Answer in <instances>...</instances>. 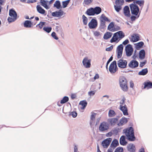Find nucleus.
Masks as SVG:
<instances>
[{
    "mask_svg": "<svg viewBox=\"0 0 152 152\" xmlns=\"http://www.w3.org/2000/svg\"><path fill=\"white\" fill-rule=\"evenodd\" d=\"M123 131L125 134L127 138L129 141H133L135 140L134 132L133 128L132 127L124 130Z\"/></svg>",
    "mask_w": 152,
    "mask_h": 152,
    "instance_id": "1",
    "label": "nucleus"
},
{
    "mask_svg": "<svg viewBox=\"0 0 152 152\" xmlns=\"http://www.w3.org/2000/svg\"><path fill=\"white\" fill-rule=\"evenodd\" d=\"M129 7L132 15H137L140 14L141 11H140L139 7L134 3H132L129 4Z\"/></svg>",
    "mask_w": 152,
    "mask_h": 152,
    "instance_id": "2",
    "label": "nucleus"
},
{
    "mask_svg": "<svg viewBox=\"0 0 152 152\" xmlns=\"http://www.w3.org/2000/svg\"><path fill=\"white\" fill-rule=\"evenodd\" d=\"M119 82L120 86L124 91H128V88L127 86V81L126 78L124 77H121L119 78Z\"/></svg>",
    "mask_w": 152,
    "mask_h": 152,
    "instance_id": "3",
    "label": "nucleus"
},
{
    "mask_svg": "<svg viewBox=\"0 0 152 152\" xmlns=\"http://www.w3.org/2000/svg\"><path fill=\"white\" fill-rule=\"evenodd\" d=\"M109 128V124L106 122L103 121L100 124L99 129L100 132H104L107 131Z\"/></svg>",
    "mask_w": 152,
    "mask_h": 152,
    "instance_id": "4",
    "label": "nucleus"
},
{
    "mask_svg": "<svg viewBox=\"0 0 152 152\" xmlns=\"http://www.w3.org/2000/svg\"><path fill=\"white\" fill-rule=\"evenodd\" d=\"M117 69L116 61H114L112 62L109 66V71L111 73H114L116 72Z\"/></svg>",
    "mask_w": 152,
    "mask_h": 152,
    "instance_id": "5",
    "label": "nucleus"
},
{
    "mask_svg": "<svg viewBox=\"0 0 152 152\" xmlns=\"http://www.w3.org/2000/svg\"><path fill=\"white\" fill-rule=\"evenodd\" d=\"M126 54L127 56H130L132 54L133 49L131 45L129 44L125 48Z\"/></svg>",
    "mask_w": 152,
    "mask_h": 152,
    "instance_id": "6",
    "label": "nucleus"
},
{
    "mask_svg": "<svg viewBox=\"0 0 152 152\" xmlns=\"http://www.w3.org/2000/svg\"><path fill=\"white\" fill-rule=\"evenodd\" d=\"M127 61L126 60L120 59L117 61V64L119 67L125 68L126 67Z\"/></svg>",
    "mask_w": 152,
    "mask_h": 152,
    "instance_id": "7",
    "label": "nucleus"
},
{
    "mask_svg": "<svg viewBox=\"0 0 152 152\" xmlns=\"http://www.w3.org/2000/svg\"><path fill=\"white\" fill-rule=\"evenodd\" d=\"M88 26L90 29L95 28L97 26V22L96 19H92L88 23Z\"/></svg>",
    "mask_w": 152,
    "mask_h": 152,
    "instance_id": "8",
    "label": "nucleus"
},
{
    "mask_svg": "<svg viewBox=\"0 0 152 152\" xmlns=\"http://www.w3.org/2000/svg\"><path fill=\"white\" fill-rule=\"evenodd\" d=\"M112 139L110 138H107V139L103 140L102 143V145L104 148H107L110 144Z\"/></svg>",
    "mask_w": 152,
    "mask_h": 152,
    "instance_id": "9",
    "label": "nucleus"
},
{
    "mask_svg": "<svg viewBox=\"0 0 152 152\" xmlns=\"http://www.w3.org/2000/svg\"><path fill=\"white\" fill-rule=\"evenodd\" d=\"M91 60H88L87 57H85L83 61V65L86 68H89L91 66Z\"/></svg>",
    "mask_w": 152,
    "mask_h": 152,
    "instance_id": "10",
    "label": "nucleus"
},
{
    "mask_svg": "<svg viewBox=\"0 0 152 152\" xmlns=\"http://www.w3.org/2000/svg\"><path fill=\"white\" fill-rule=\"evenodd\" d=\"M114 23L113 22H111L108 26L107 29L111 31H115L120 30V28L119 26H117V29L115 30V28H114Z\"/></svg>",
    "mask_w": 152,
    "mask_h": 152,
    "instance_id": "11",
    "label": "nucleus"
},
{
    "mask_svg": "<svg viewBox=\"0 0 152 152\" xmlns=\"http://www.w3.org/2000/svg\"><path fill=\"white\" fill-rule=\"evenodd\" d=\"M123 13L124 15L127 17H130L131 16L129 8L128 6H126L124 8Z\"/></svg>",
    "mask_w": 152,
    "mask_h": 152,
    "instance_id": "12",
    "label": "nucleus"
},
{
    "mask_svg": "<svg viewBox=\"0 0 152 152\" xmlns=\"http://www.w3.org/2000/svg\"><path fill=\"white\" fill-rule=\"evenodd\" d=\"M138 65V62L137 61L134 60H132L128 65L129 67L132 68L137 67Z\"/></svg>",
    "mask_w": 152,
    "mask_h": 152,
    "instance_id": "13",
    "label": "nucleus"
},
{
    "mask_svg": "<svg viewBox=\"0 0 152 152\" xmlns=\"http://www.w3.org/2000/svg\"><path fill=\"white\" fill-rule=\"evenodd\" d=\"M64 12L61 10L56 11L52 13V15L53 17H61L64 15Z\"/></svg>",
    "mask_w": 152,
    "mask_h": 152,
    "instance_id": "14",
    "label": "nucleus"
},
{
    "mask_svg": "<svg viewBox=\"0 0 152 152\" xmlns=\"http://www.w3.org/2000/svg\"><path fill=\"white\" fill-rule=\"evenodd\" d=\"M118 119L117 118H110L107 120L108 122L111 126H114L118 122Z\"/></svg>",
    "mask_w": 152,
    "mask_h": 152,
    "instance_id": "15",
    "label": "nucleus"
},
{
    "mask_svg": "<svg viewBox=\"0 0 152 152\" xmlns=\"http://www.w3.org/2000/svg\"><path fill=\"white\" fill-rule=\"evenodd\" d=\"M120 110L123 112L124 115H128L127 108L126 104L124 106L122 105H120Z\"/></svg>",
    "mask_w": 152,
    "mask_h": 152,
    "instance_id": "16",
    "label": "nucleus"
},
{
    "mask_svg": "<svg viewBox=\"0 0 152 152\" xmlns=\"http://www.w3.org/2000/svg\"><path fill=\"white\" fill-rule=\"evenodd\" d=\"M85 13L88 16H93L94 15V8L91 7L88 9L86 11Z\"/></svg>",
    "mask_w": 152,
    "mask_h": 152,
    "instance_id": "17",
    "label": "nucleus"
},
{
    "mask_svg": "<svg viewBox=\"0 0 152 152\" xmlns=\"http://www.w3.org/2000/svg\"><path fill=\"white\" fill-rule=\"evenodd\" d=\"M128 120L127 118H123L120 119L119 122L118 124L117 125L119 126H123L126 124Z\"/></svg>",
    "mask_w": 152,
    "mask_h": 152,
    "instance_id": "18",
    "label": "nucleus"
},
{
    "mask_svg": "<svg viewBox=\"0 0 152 152\" xmlns=\"http://www.w3.org/2000/svg\"><path fill=\"white\" fill-rule=\"evenodd\" d=\"M128 150L130 152H134L135 150V147L133 144H129L127 146Z\"/></svg>",
    "mask_w": 152,
    "mask_h": 152,
    "instance_id": "19",
    "label": "nucleus"
},
{
    "mask_svg": "<svg viewBox=\"0 0 152 152\" xmlns=\"http://www.w3.org/2000/svg\"><path fill=\"white\" fill-rule=\"evenodd\" d=\"M9 15L11 17L17 18V13L13 9H11L10 10Z\"/></svg>",
    "mask_w": 152,
    "mask_h": 152,
    "instance_id": "20",
    "label": "nucleus"
},
{
    "mask_svg": "<svg viewBox=\"0 0 152 152\" xmlns=\"http://www.w3.org/2000/svg\"><path fill=\"white\" fill-rule=\"evenodd\" d=\"M119 145L118 141L116 139H115L112 141L110 147L114 149L115 148Z\"/></svg>",
    "mask_w": 152,
    "mask_h": 152,
    "instance_id": "21",
    "label": "nucleus"
},
{
    "mask_svg": "<svg viewBox=\"0 0 152 152\" xmlns=\"http://www.w3.org/2000/svg\"><path fill=\"white\" fill-rule=\"evenodd\" d=\"M120 143L121 145H126L127 143L125 140V137L124 136H122L120 139Z\"/></svg>",
    "mask_w": 152,
    "mask_h": 152,
    "instance_id": "22",
    "label": "nucleus"
},
{
    "mask_svg": "<svg viewBox=\"0 0 152 152\" xmlns=\"http://www.w3.org/2000/svg\"><path fill=\"white\" fill-rule=\"evenodd\" d=\"M33 24L31 21L28 20H26L24 24V26L26 28H31Z\"/></svg>",
    "mask_w": 152,
    "mask_h": 152,
    "instance_id": "23",
    "label": "nucleus"
},
{
    "mask_svg": "<svg viewBox=\"0 0 152 152\" xmlns=\"http://www.w3.org/2000/svg\"><path fill=\"white\" fill-rule=\"evenodd\" d=\"M133 3H134L136 4H138L140 7H141L142 9L144 5V0H137L134 1Z\"/></svg>",
    "mask_w": 152,
    "mask_h": 152,
    "instance_id": "24",
    "label": "nucleus"
},
{
    "mask_svg": "<svg viewBox=\"0 0 152 152\" xmlns=\"http://www.w3.org/2000/svg\"><path fill=\"white\" fill-rule=\"evenodd\" d=\"M37 11L40 13L42 14H44L45 12V10L42 9V7L39 5L37 6Z\"/></svg>",
    "mask_w": 152,
    "mask_h": 152,
    "instance_id": "25",
    "label": "nucleus"
},
{
    "mask_svg": "<svg viewBox=\"0 0 152 152\" xmlns=\"http://www.w3.org/2000/svg\"><path fill=\"white\" fill-rule=\"evenodd\" d=\"M94 15L95 14L98 15L101 12L102 9L100 7H96L94 8Z\"/></svg>",
    "mask_w": 152,
    "mask_h": 152,
    "instance_id": "26",
    "label": "nucleus"
},
{
    "mask_svg": "<svg viewBox=\"0 0 152 152\" xmlns=\"http://www.w3.org/2000/svg\"><path fill=\"white\" fill-rule=\"evenodd\" d=\"M116 33L117 34L118 37V38L119 40H118V41H119V40H120L123 38L125 36V35L121 31H119Z\"/></svg>",
    "mask_w": 152,
    "mask_h": 152,
    "instance_id": "27",
    "label": "nucleus"
},
{
    "mask_svg": "<svg viewBox=\"0 0 152 152\" xmlns=\"http://www.w3.org/2000/svg\"><path fill=\"white\" fill-rule=\"evenodd\" d=\"M145 56V52L144 50H141L139 53V57L141 59H143Z\"/></svg>",
    "mask_w": 152,
    "mask_h": 152,
    "instance_id": "28",
    "label": "nucleus"
},
{
    "mask_svg": "<svg viewBox=\"0 0 152 152\" xmlns=\"http://www.w3.org/2000/svg\"><path fill=\"white\" fill-rule=\"evenodd\" d=\"M118 39V36L116 33H114L113 36L111 39L110 42L111 43H113L116 42Z\"/></svg>",
    "mask_w": 152,
    "mask_h": 152,
    "instance_id": "29",
    "label": "nucleus"
},
{
    "mask_svg": "<svg viewBox=\"0 0 152 152\" xmlns=\"http://www.w3.org/2000/svg\"><path fill=\"white\" fill-rule=\"evenodd\" d=\"M112 34V33L107 32L104 34L103 38L104 39H107L111 37Z\"/></svg>",
    "mask_w": 152,
    "mask_h": 152,
    "instance_id": "30",
    "label": "nucleus"
},
{
    "mask_svg": "<svg viewBox=\"0 0 152 152\" xmlns=\"http://www.w3.org/2000/svg\"><path fill=\"white\" fill-rule=\"evenodd\" d=\"M48 1H45V0H41L40 3L41 5L47 9H48L50 7L47 5V2Z\"/></svg>",
    "mask_w": 152,
    "mask_h": 152,
    "instance_id": "31",
    "label": "nucleus"
},
{
    "mask_svg": "<svg viewBox=\"0 0 152 152\" xmlns=\"http://www.w3.org/2000/svg\"><path fill=\"white\" fill-rule=\"evenodd\" d=\"M116 114L115 111L112 110H110L108 112V115L109 117H113Z\"/></svg>",
    "mask_w": 152,
    "mask_h": 152,
    "instance_id": "32",
    "label": "nucleus"
},
{
    "mask_svg": "<svg viewBox=\"0 0 152 152\" xmlns=\"http://www.w3.org/2000/svg\"><path fill=\"white\" fill-rule=\"evenodd\" d=\"M148 72V70L147 68L143 69L142 70L138 73L139 75H146Z\"/></svg>",
    "mask_w": 152,
    "mask_h": 152,
    "instance_id": "33",
    "label": "nucleus"
},
{
    "mask_svg": "<svg viewBox=\"0 0 152 152\" xmlns=\"http://www.w3.org/2000/svg\"><path fill=\"white\" fill-rule=\"evenodd\" d=\"M144 88H147L148 89L152 88V83L148 82L145 83Z\"/></svg>",
    "mask_w": 152,
    "mask_h": 152,
    "instance_id": "34",
    "label": "nucleus"
},
{
    "mask_svg": "<svg viewBox=\"0 0 152 152\" xmlns=\"http://www.w3.org/2000/svg\"><path fill=\"white\" fill-rule=\"evenodd\" d=\"M132 37L133 39L132 40L133 42H135L139 40L140 37L138 34H135L134 35L132 36Z\"/></svg>",
    "mask_w": 152,
    "mask_h": 152,
    "instance_id": "35",
    "label": "nucleus"
},
{
    "mask_svg": "<svg viewBox=\"0 0 152 152\" xmlns=\"http://www.w3.org/2000/svg\"><path fill=\"white\" fill-rule=\"evenodd\" d=\"M79 104H81L82 106V109H83L85 108L87 104V102L86 100H83L81 101L80 103Z\"/></svg>",
    "mask_w": 152,
    "mask_h": 152,
    "instance_id": "36",
    "label": "nucleus"
},
{
    "mask_svg": "<svg viewBox=\"0 0 152 152\" xmlns=\"http://www.w3.org/2000/svg\"><path fill=\"white\" fill-rule=\"evenodd\" d=\"M61 6V3L59 1H56L54 4V7H56L57 9H59Z\"/></svg>",
    "mask_w": 152,
    "mask_h": 152,
    "instance_id": "37",
    "label": "nucleus"
},
{
    "mask_svg": "<svg viewBox=\"0 0 152 152\" xmlns=\"http://www.w3.org/2000/svg\"><path fill=\"white\" fill-rule=\"evenodd\" d=\"M100 20H103L105 21H106L108 22L110 21V20L107 17H106L104 14H102L101 15Z\"/></svg>",
    "mask_w": 152,
    "mask_h": 152,
    "instance_id": "38",
    "label": "nucleus"
},
{
    "mask_svg": "<svg viewBox=\"0 0 152 152\" xmlns=\"http://www.w3.org/2000/svg\"><path fill=\"white\" fill-rule=\"evenodd\" d=\"M69 98L66 96H64L62 99L60 103L61 104H63L67 102L69 100Z\"/></svg>",
    "mask_w": 152,
    "mask_h": 152,
    "instance_id": "39",
    "label": "nucleus"
},
{
    "mask_svg": "<svg viewBox=\"0 0 152 152\" xmlns=\"http://www.w3.org/2000/svg\"><path fill=\"white\" fill-rule=\"evenodd\" d=\"M114 8L116 11L118 12L121 9L122 7L120 5L116 4L114 5Z\"/></svg>",
    "mask_w": 152,
    "mask_h": 152,
    "instance_id": "40",
    "label": "nucleus"
},
{
    "mask_svg": "<svg viewBox=\"0 0 152 152\" xmlns=\"http://www.w3.org/2000/svg\"><path fill=\"white\" fill-rule=\"evenodd\" d=\"M140 16V15H132L130 17V19L132 21H135L136 19H138Z\"/></svg>",
    "mask_w": 152,
    "mask_h": 152,
    "instance_id": "41",
    "label": "nucleus"
},
{
    "mask_svg": "<svg viewBox=\"0 0 152 152\" xmlns=\"http://www.w3.org/2000/svg\"><path fill=\"white\" fill-rule=\"evenodd\" d=\"M70 0H67L62 2V4L64 8L66 7L69 4Z\"/></svg>",
    "mask_w": 152,
    "mask_h": 152,
    "instance_id": "42",
    "label": "nucleus"
},
{
    "mask_svg": "<svg viewBox=\"0 0 152 152\" xmlns=\"http://www.w3.org/2000/svg\"><path fill=\"white\" fill-rule=\"evenodd\" d=\"M82 19L83 24L85 25H86L87 24L88 21L87 18L84 15H83L82 16Z\"/></svg>",
    "mask_w": 152,
    "mask_h": 152,
    "instance_id": "43",
    "label": "nucleus"
},
{
    "mask_svg": "<svg viewBox=\"0 0 152 152\" xmlns=\"http://www.w3.org/2000/svg\"><path fill=\"white\" fill-rule=\"evenodd\" d=\"M100 27L101 28H104L105 27V22L103 20H100Z\"/></svg>",
    "mask_w": 152,
    "mask_h": 152,
    "instance_id": "44",
    "label": "nucleus"
},
{
    "mask_svg": "<svg viewBox=\"0 0 152 152\" xmlns=\"http://www.w3.org/2000/svg\"><path fill=\"white\" fill-rule=\"evenodd\" d=\"M43 30L47 33H49L52 30V28L51 27H45L43 28Z\"/></svg>",
    "mask_w": 152,
    "mask_h": 152,
    "instance_id": "45",
    "label": "nucleus"
},
{
    "mask_svg": "<svg viewBox=\"0 0 152 152\" xmlns=\"http://www.w3.org/2000/svg\"><path fill=\"white\" fill-rule=\"evenodd\" d=\"M124 2V0H116L115 3L116 5H120L122 6Z\"/></svg>",
    "mask_w": 152,
    "mask_h": 152,
    "instance_id": "46",
    "label": "nucleus"
},
{
    "mask_svg": "<svg viewBox=\"0 0 152 152\" xmlns=\"http://www.w3.org/2000/svg\"><path fill=\"white\" fill-rule=\"evenodd\" d=\"M144 45V43L142 42H140L137 43L136 46V48H141Z\"/></svg>",
    "mask_w": 152,
    "mask_h": 152,
    "instance_id": "47",
    "label": "nucleus"
},
{
    "mask_svg": "<svg viewBox=\"0 0 152 152\" xmlns=\"http://www.w3.org/2000/svg\"><path fill=\"white\" fill-rule=\"evenodd\" d=\"M45 22H41L40 23L36 26V27H39L40 29H41L43 26L45 24Z\"/></svg>",
    "mask_w": 152,
    "mask_h": 152,
    "instance_id": "48",
    "label": "nucleus"
},
{
    "mask_svg": "<svg viewBox=\"0 0 152 152\" xmlns=\"http://www.w3.org/2000/svg\"><path fill=\"white\" fill-rule=\"evenodd\" d=\"M117 58H121L122 54L123 51L119 50H117Z\"/></svg>",
    "mask_w": 152,
    "mask_h": 152,
    "instance_id": "49",
    "label": "nucleus"
},
{
    "mask_svg": "<svg viewBox=\"0 0 152 152\" xmlns=\"http://www.w3.org/2000/svg\"><path fill=\"white\" fill-rule=\"evenodd\" d=\"M114 152H123V148L122 147H118L115 150Z\"/></svg>",
    "mask_w": 152,
    "mask_h": 152,
    "instance_id": "50",
    "label": "nucleus"
},
{
    "mask_svg": "<svg viewBox=\"0 0 152 152\" xmlns=\"http://www.w3.org/2000/svg\"><path fill=\"white\" fill-rule=\"evenodd\" d=\"M16 19V18L9 17L8 18L7 20L9 22L11 23L14 21Z\"/></svg>",
    "mask_w": 152,
    "mask_h": 152,
    "instance_id": "51",
    "label": "nucleus"
},
{
    "mask_svg": "<svg viewBox=\"0 0 152 152\" xmlns=\"http://www.w3.org/2000/svg\"><path fill=\"white\" fill-rule=\"evenodd\" d=\"M96 115V114L94 113H91V115L90 119L92 120H95Z\"/></svg>",
    "mask_w": 152,
    "mask_h": 152,
    "instance_id": "52",
    "label": "nucleus"
},
{
    "mask_svg": "<svg viewBox=\"0 0 152 152\" xmlns=\"http://www.w3.org/2000/svg\"><path fill=\"white\" fill-rule=\"evenodd\" d=\"M123 46L122 44H121L118 45L117 48V50H120V51H123Z\"/></svg>",
    "mask_w": 152,
    "mask_h": 152,
    "instance_id": "53",
    "label": "nucleus"
},
{
    "mask_svg": "<svg viewBox=\"0 0 152 152\" xmlns=\"http://www.w3.org/2000/svg\"><path fill=\"white\" fill-rule=\"evenodd\" d=\"M94 34L95 36L99 37L100 35V33L99 31H93Z\"/></svg>",
    "mask_w": 152,
    "mask_h": 152,
    "instance_id": "54",
    "label": "nucleus"
},
{
    "mask_svg": "<svg viewBox=\"0 0 152 152\" xmlns=\"http://www.w3.org/2000/svg\"><path fill=\"white\" fill-rule=\"evenodd\" d=\"M92 1V0H84V2L86 5H88L91 3Z\"/></svg>",
    "mask_w": 152,
    "mask_h": 152,
    "instance_id": "55",
    "label": "nucleus"
},
{
    "mask_svg": "<svg viewBox=\"0 0 152 152\" xmlns=\"http://www.w3.org/2000/svg\"><path fill=\"white\" fill-rule=\"evenodd\" d=\"M52 37L56 40H58V38L56 35V33L54 32H53L51 34Z\"/></svg>",
    "mask_w": 152,
    "mask_h": 152,
    "instance_id": "56",
    "label": "nucleus"
},
{
    "mask_svg": "<svg viewBox=\"0 0 152 152\" xmlns=\"http://www.w3.org/2000/svg\"><path fill=\"white\" fill-rule=\"evenodd\" d=\"M70 115H72L73 118H75L77 116V113L73 111L70 113Z\"/></svg>",
    "mask_w": 152,
    "mask_h": 152,
    "instance_id": "57",
    "label": "nucleus"
},
{
    "mask_svg": "<svg viewBox=\"0 0 152 152\" xmlns=\"http://www.w3.org/2000/svg\"><path fill=\"white\" fill-rule=\"evenodd\" d=\"M113 59V57L112 56H111L110 58L107 61V63L106 64V67L107 69V66L108 64L110 63V62Z\"/></svg>",
    "mask_w": 152,
    "mask_h": 152,
    "instance_id": "58",
    "label": "nucleus"
},
{
    "mask_svg": "<svg viewBox=\"0 0 152 152\" xmlns=\"http://www.w3.org/2000/svg\"><path fill=\"white\" fill-rule=\"evenodd\" d=\"M96 91H91L88 92V95L91 96H94L95 93Z\"/></svg>",
    "mask_w": 152,
    "mask_h": 152,
    "instance_id": "59",
    "label": "nucleus"
},
{
    "mask_svg": "<svg viewBox=\"0 0 152 152\" xmlns=\"http://www.w3.org/2000/svg\"><path fill=\"white\" fill-rule=\"evenodd\" d=\"M111 131L113 133V134H115L117 135L118 133V129H114L112 130Z\"/></svg>",
    "mask_w": 152,
    "mask_h": 152,
    "instance_id": "60",
    "label": "nucleus"
},
{
    "mask_svg": "<svg viewBox=\"0 0 152 152\" xmlns=\"http://www.w3.org/2000/svg\"><path fill=\"white\" fill-rule=\"evenodd\" d=\"M94 121L95 120L90 119V124L91 126H92L94 125L95 123Z\"/></svg>",
    "mask_w": 152,
    "mask_h": 152,
    "instance_id": "61",
    "label": "nucleus"
},
{
    "mask_svg": "<svg viewBox=\"0 0 152 152\" xmlns=\"http://www.w3.org/2000/svg\"><path fill=\"white\" fill-rule=\"evenodd\" d=\"M113 46L111 45L110 47L106 48V50L107 51H110L113 48Z\"/></svg>",
    "mask_w": 152,
    "mask_h": 152,
    "instance_id": "62",
    "label": "nucleus"
},
{
    "mask_svg": "<svg viewBox=\"0 0 152 152\" xmlns=\"http://www.w3.org/2000/svg\"><path fill=\"white\" fill-rule=\"evenodd\" d=\"M136 50H135L134 51V54L132 57L134 59H135L136 57H137V55L136 54Z\"/></svg>",
    "mask_w": 152,
    "mask_h": 152,
    "instance_id": "63",
    "label": "nucleus"
},
{
    "mask_svg": "<svg viewBox=\"0 0 152 152\" xmlns=\"http://www.w3.org/2000/svg\"><path fill=\"white\" fill-rule=\"evenodd\" d=\"M113 135V133L112 131H111L107 133L106 134V136L107 137H111Z\"/></svg>",
    "mask_w": 152,
    "mask_h": 152,
    "instance_id": "64",
    "label": "nucleus"
}]
</instances>
